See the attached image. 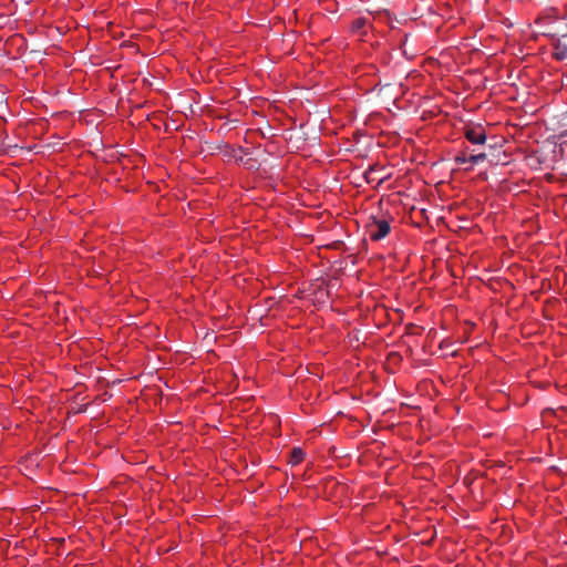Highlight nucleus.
Instances as JSON below:
<instances>
[{"instance_id":"7ed1b4c3","label":"nucleus","mask_w":567,"mask_h":567,"mask_svg":"<svg viewBox=\"0 0 567 567\" xmlns=\"http://www.w3.org/2000/svg\"><path fill=\"white\" fill-rule=\"evenodd\" d=\"M554 56L559 61L567 60V34H561L557 39L554 48Z\"/></svg>"},{"instance_id":"f03ea898","label":"nucleus","mask_w":567,"mask_h":567,"mask_svg":"<svg viewBox=\"0 0 567 567\" xmlns=\"http://www.w3.org/2000/svg\"><path fill=\"white\" fill-rule=\"evenodd\" d=\"M465 138L475 145H482L486 141L485 128L481 124L466 125L464 127Z\"/></svg>"},{"instance_id":"20e7f679","label":"nucleus","mask_w":567,"mask_h":567,"mask_svg":"<svg viewBox=\"0 0 567 567\" xmlns=\"http://www.w3.org/2000/svg\"><path fill=\"white\" fill-rule=\"evenodd\" d=\"M305 457V453L300 447H295L290 454V463L292 465L299 464Z\"/></svg>"},{"instance_id":"39448f33","label":"nucleus","mask_w":567,"mask_h":567,"mask_svg":"<svg viewBox=\"0 0 567 567\" xmlns=\"http://www.w3.org/2000/svg\"><path fill=\"white\" fill-rule=\"evenodd\" d=\"M486 158V154L485 153H477V154H472L470 157H468V162L472 164V165H476L483 161H485Z\"/></svg>"},{"instance_id":"f257e3e1","label":"nucleus","mask_w":567,"mask_h":567,"mask_svg":"<svg viewBox=\"0 0 567 567\" xmlns=\"http://www.w3.org/2000/svg\"><path fill=\"white\" fill-rule=\"evenodd\" d=\"M369 236L372 240H381L390 233V224L386 219L372 217L367 225Z\"/></svg>"},{"instance_id":"423d86ee","label":"nucleus","mask_w":567,"mask_h":567,"mask_svg":"<svg viewBox=\"0 0 567 567\" xmlns=\"http://www.w3.org/2000/svg\"><path fill=\"white\" fill-rule=\"evenodd\" d=\"M455 162H456L457 164H465V163H467V162H468V157L466 156V154H465V153H462V154H460V155H457V156L455 157Z\"/></svg>"}]
</instances>
